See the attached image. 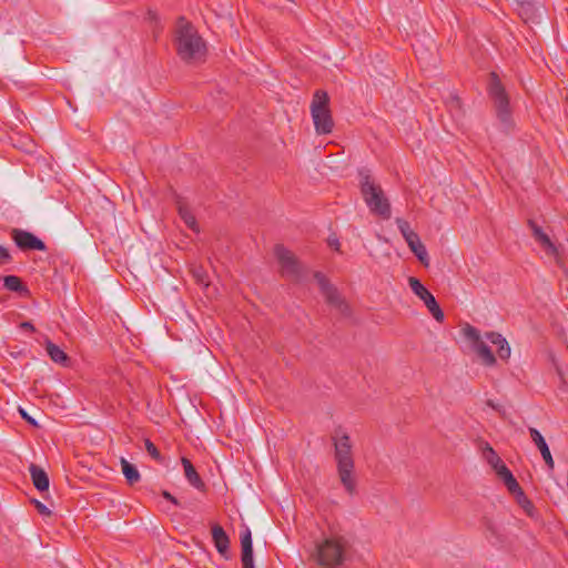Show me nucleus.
<instances>
[{"instance_id": "f257e3e1", "label": "nucleus", "mask_w": 568, "mask_h": 568, "mask_svg": "<svg viewBox=\"0 0 568 568\" xmlns=\"http://www.w3.org/2000/svg\"><path fill=\"white\" fill-rule=\"evenodd\" d=\"M332 440L341 484L347 494L354 495L356 493V480L354 476L355 463L351 437L342 427H337L332 435Z\"/></svg>"}, {"instance_id": "f03ea898", "label": "nucleus", "mask_w": 568, "mask_h": 568, "mask_svg": "<svg viewBox=\"0 0 568 568\" xmlns=\"http://www.w3.org/2000/svg\"><path fill=\"white\" fill-rule=\"evenodd\" d=\"M174 45L178 55L186 63L204 60L207 51L205 41L195 27L183 17L179 18L176 22Z\"/></svg>"}, {"instance_id": "7ed1b4c3", "label": "nucleus", "mask_w": 568, "mask_h": 568, "mask_svg": "<svg viewBox=\"0 0 568 568\" xmlns=\"http://www.w3.org/2000/svg\"><path fill=\"white\" fill-rule=\"evenodd\" d=\"M351 541L333 529L329 535L317 542L313 559L324 568H341L348 558Z\"/></svg>"}, {"instance_id": "20e7f679", "label": "nucleus", "mask_w": 568, "mask_h": 568, "mask_svg": "<svg viewBox=\"0 0 568 568\" xmlns=\"http://www.w3.org/2000/svg\"><path fill=\"white\" fill-rule=\"evenodd\" d=\"M358 175L361 192L371 212L385 220H388L390 217V204L385 197L382 187L374 183V181L371 179L368 170H359Z\"/></svg>"}, {"instance_id": "39448f33", "label": "nucleus", "mask_w": 568, "mask_h": 568, "mask_svg": "<svg viewBox=\"0 0 568 568\" xmlns=\"http://www.w3.org/2000/svg\"><path fill=\"white\" fill-rule=\"evenodd\" d=\"M488 93L494 102L497 120L500 129L508 133L514 128L513 113L509 105V98L495 72L490 73Z\"/></svg>"}, {"instance_id": "423d86ee", "label": "nucleus", "mask_w": 568, "mask_h": 568, "mask_svg": "<svg viewBox=\"0 0 568 568\" xmlns=\"http://www.w3.org/2000/svg\"><path fill=\"white\" fill-rule=\"evenodd\" d=\"M311 114L315 131L318 134H328L334 128V121L329 110V98L323 90L315 91L311 102Z\"/></svg>"}, {"instance_id": "0eeeda50", "label": "nucleus", "mask_w": 568, "mask_h": 568, "mask_svg": "<svg viewBox=\"0 0 568 568\" xmlns=\"http://www.w3.org/2000/svg\"><path fill=\"white\" fill-rule=\"evenodd\" d=\"M462 332L464 337L473 343V348L480 358L481 363L486 366L495 365L496 358L490 347L480 338L479 331L470 324H466L462 328Z\"/></svg>"}, {"instance_id": "6e6552de", "label": "nucleus", "mask_w": 568, "mask_h": 568, "mask_svg": "<svg viewBox=\"0 0 568 568\" xmlns=\"http://www.w3.org/2000/svg\"><path fill=\"white\" fill-rule=\"evenodd\" d=\"M274 254L281 265L282 275L290 280H298L302 274V266L295 255L282 244H277Z\"/></svg>"}, {"instance_id": "1a4fd4ad", "label": "nucleus", "mask_w": 568, "mask_h": 568, "mask_svg": "<svg viewBox=\"0 0 568 568\" xmlns=\"http://www.w3.org/2000/svg\"><path fill=\"white\" fill-rule=\"evenodd\" d=\"M408 285L413 293L418 296L437 322L444 321V312L434 295L416 277H408Z\"/></svg>"}, {"instance_id": "9d476101", "label": "nucleus", "mask_w": 568, "mask_h": 568, "mask_svg": "<svg viewBox=\"0 0 568 568\" xmlns=\"http://www.w3.org/2000/svg\"><path fill=\"white\" fill-rule=\"evenodd\" d=\"M314 278L316 280L327 304L338 310L343 315H348V305L341 297L337 288L328 282L326 276L321 272H316L314 274Z\"/></svg>"}, {"instance_id": "9b49d317", "label": "nucleus", "mask_w": 568, "mask_h": 568, "mask_svg": "<svg viewBox=\"0 0 568 568\" xmlns=\"http://www.w3.org/2000/svg\"><path fill=\"white\" fill-rule=\"evenodd\" d=\"M11 239L16 245L23 251H45L47 246L42 240L37 237L31 232L13 229L11 231Z\"/></svg>"}, {"instance_id": "f8f14e48", "label": "nucleus", "mask_w": 568, "mask_h": 568, "mask_svg": "<svg viewBox=\"0 0 568 568\" xmlns=\"http://www.w3.org/2000/svg\"><path fill=\"white\" fill-rule=\"evenodd\" d=\"M528 226L530 227V230L532 232L534 239L541 246V248L545 251V253L548 256H551L558 261V258H559L558 247L554 244V242L550 240L548 234H546L542 231V229L532 220L528 221Z\"/></svg>"}, {"instance_id": "ddd939ff", "label": "nucleus", "mask_w": 568, "mask_h": 568, "mask_svg": "<svg viewBox=\"0 0 568 568\" xmlns=\"http://www.w3.org/2000/svg\"><path fill=\"white\" fill-rule=\"evenodd\" d=\"M241 538V561L242 568H255L253 561V541L252 534L248 527H244L240 535Z\"/></svg>"}, {"instance_id": "4468645a", "label": "nucleus", "mask_w": 568, "mask_h": 568, "mask_svg": "<svg viewBox=\"0 0 568 568\" xmlns=\"http://www.w3.org/2000/svg\"><path fill=\"white\" fill-rule=\"evenodd\" d=\"M212 539L217 552L224 557L229 558V548H230V538L223 527L219 524H213L211 528Z\"/></svg>"}, {"instance_id": "2eb2a0df", "label": "nucleus", "mask_w": 568, "mask_h": 568, "mask_svg": "<svg viewBox=\"0 0 568 568\" xmlns=\"http://www.w3.org/2000/svg\"><path fill=\"white\" fill-rule=\"evenodd\" d=\"M529 435L534 444L539 449L542 459L545 460V464L548 466L549 469H554L555 463L544 436L540 434L538 429L534 427H529Z\"/></svg>"}, {"instance_id": "dca6fc26", "label": "nucleus", "mask_w": 568, "mask_h": 568, "mask_svg": "<svg viewBox=\"0 0 568 568\" xmlns=\"http://www.w3.org/2000/svg\"><path fill=\"white\" fill-rule=\"evenodd\" d=\"M485 338L498 347L497 354L500 359L506 361L510 357V346L501 334L497 332H487L485 334Z\"/></svg>"}, {"instance_id": "f3484780", "label": "nucleus", "mask_w": 568, "mask_h": 568, "mask_svg": "<svg viewBox=\"0 0 568 568\" xmlns=\"http://www.w3.org/2000/svg\"><path fill=\"white\" fill-rule=\"evenodd\" d=\"M32 484L39 491L49 489V477L47 473L38 465L31 464L29 466Z\"/></svg>"}, {"instance_id": "a211bd4d", "label": "nucleus", "mask_w": 568, "mask_h": 568, "mask_svg": "<svg viewBox=\"0 0 568 568\" xmlns=\"http://www.w3.org/2000/svg\"><path fill=\"white\" fill-rule=\"evenodd\" d=\"M443 99L445 106L452 114V116L454 119H459L463 115L462 101L459 97L453 91H447L446 95Z\"/></svg>"}, {"instance_id": "6ab92c4d", "label": "nucleus", "mask_w": 568, "mask_h": 568, "mask_svg": "<svg viewBox=\"0 0 568 568\" xmlns=\"http://www.w3.org/2000/svg\"><path fill=\"white\" fill-rule=\"evenodd\" d=\"M182 465L184 468V474L189 483L196 489H203L204 483L201 479L200 475L197 474L196 469L194 468L193 464L185 457L182 458Z\"/></svg>"}, {"instance_id": "aec40b11", "label": "nucleus", "mask_w": 568, "mask_h": 568, "mask_svg": "<svg viewBox=\"0 0 568 568\" xmlns=\"http://www.w3.org/2000/svg\"><path fill=\"white\" fill-rule=\"evenodd\" d=\"M45 351L51 358L57 364L67 365L69 362V356L65 354L63 349H61L58 345L52 343L50 339L45 341Z\"/></svg>"}, {"instance_id": "412c9836", "label": "nucleus", "mask_w": 568, "mask_h": 568, "mask_svg": "<svg viewBox=\"0 0 568 568\" xmlns=\"http://www.w3.org/2000/svg\"><path fill=\"white\" fill-rule=\"evenodd\" d=\"M410 251L415 254V256L418 258V261L424 264L428 265L429 258L428 253L425 247V245L422 243L418 234L415 236V239H412L410 241L406 242Z\"/></svg>"}, {"instance_id": "4be33fe9", "label": "nucleus", "mask_w": 568, "mask_h": 568, "mask_svg": "<svg viewBox=\"0 0 568 568\" xmlns=\"http://www.w3.org/2000/svg\"><path fill=\"white\" fill-rule=\"evenodd\" d=\"M3 285L7 290L11 292H17L20 294H27L29 292L27 286L22 283L21 278L16 275L4 276Z\"/></svg>"}, {"instance_id": "5701e85b", "label": "nucleus", "mask_w": 568, "mask_h": 568, "mask_svg": "<svg viewBox=\"0 0 568 568\" xmlns=\"http://www.w3.org/2000/svg\"><path fill=\"white\" fill-rule=\"evenodd\" d=\"M122 473L130 485L140 480V473L134 465L129 463L125 458H121Z\"/></svg>"}, {"instance_id": "b1692460", "label": "nucleus", "mask_w": 568, "mask_h": 568, "mask_svg": "<svg viewBox=\"0 0 568 568\" xmlns=\"http://www.w3.org/2000/svg\"><path fill=\"white\" fill-rule=\"evenodd\" d=\"M179 214L187 227H190L191 230H193L195 232H199L195 216L193 215V213L191 212V210L187 206L180 204L179 205Z\"/></svg>"}, {"instance_id": "393cba45", "label": "nucleus", "mask_w": 568, "mask_h": 568, "mask_svg": "<svg viewBox=\"0 0 568 568\" xmlns=\"http://www.w3.org/2000/svg\"><path fill=\"white\" fill-rule=\"evenodd\" d=\"M396 224L406 242L410 241L412 239H415V236L417 235V233L410 229V225L406 220L398 217L396 219Z\"/></svg>"}, {"instance_id": "a878e982", "label": "nucleus", "mask_w": 568, "mask_h": 568, "mask_svg": "<svg viewBox=\"0 0 568 568\" xmlns=\"http://www.w3.org/2000/svg\"><path fill=\"white\" fill-rule=\"evenodd\" d=\"M504 483L507 487V489L514 494L516 497H518V495H523V489L521 487L519 486L518 481L516 480V478L514 477V475H509L506 479H504Z\"/></svg>"}, {"instance_id": "bb28decb", "label": "nucleus", "mask_w": 568, "mask_h": 568, "mask_svg": "<svg viewBox=\"0 0 568 568\" xmlns=\"http://www.w3.org/2000/svg\"><path fill=\"white\" fill-rule=\"evenodd\" d=\"M484 457L491 467L496 466L501 460L497 453L488 444L484 449Z\"/></svg>"}, {"instance_id": "cd10ccee", "label": "nucleus", "mask_w": 568, "mask_h": 568, "mask_svg": "<svg viewBox=\"0 0 568 568\" xmlns=\"http://www.w3.org/2000/svg\"><path fill=\"white\" fill-rule=\"evenodd\" d=\"M144 446H145L148 454L153 459H155L156 462H162V455H161L160 450L156 448V446L150 439L146 438L144 440Z\"/></svg>"}, {"instance_id": "c85d7f7f", "label": "nucleus", "mask_w": 568, "mask_h": 568, "mask_svg": "<svg viewBox=\"0 0 568 568\" xmlns=\"http://www.w3.org/2000/svg\"><path fill=\"white\" fill-rule=\"evenodd\" d=\"M516 498H517L518 504L523 507V509L529 516H531L535 507H534L532 503L527 498L525 493L523 491V495H518V497H516Z\"/></svg>"}, {"instance_id": "c756f323", "label": "nucleus", "mask_w": 568, "mask_h": 568, "mask_svg": "<svg viewBox=\"0 0 568 568\" xmlns=\"http://www.w3.org/2000/svg\"><path fill=\"white\" fill-rule=\"evenodd\" d=\"M493 468L503 480L506 479L509 475H511V471L508 469V467L505 465L503 460H500Z\"/></svg>"}, {"instance_id": "7c9ffc66", "label": "nucleus", "mask_w": 568, "mask_h": 568, "mask_svg": "<svg viewBox=\"0 0 568 568\" xmlns=\"http://www.w3.org/2000/svg\"><path fill=\"white\" fill-rule=\"evenodd\" d=\"M33 504L38 510V513L42 516H50L51 515V510L41 501L34 499L33 500Z\"/></svg>"}, {"instance_id": "2f4dec72", "label": "nucleus", "mask_w": 568, "mask_h": 568, "mask_svg": "<svg viewBox=\"0 0 568 568\" xmlns=\"http://www.w3.org/2000/svg\"><path fill=\"white\" fill-rule=\"evenodd\" d=\"M9 262H11L10 252L4 246L0 245V264H7Z\"/></svg>"}, {"instance_id": "473e14b6", "label": "nucleus", "mask_w": 568, "mask_h": 568, "mask_svg": "<svg viewBox=\"0 0 568 568\" xmlns=\"http://www.w3.org/2000/svg\"><path fill=\"white\" fill-rule=\"evenodd\" d=\"M162 496H163L166 500H169V501H171L172 504H174L175 506H180L179 500H178L173 495H171L169 491L164 490V491L162 493Z\"/></svg>"}, {"instance_id": "72a5a7b5", "label": "nucleus", "mask_w": 568, "mask_h": 568, "mask_svg": "<svg viewBox=\"0 0 568 568\" xmlns=\"http://www.w3.org/2000/svg\"><path fill=\"white\" fill-rule=\"evenodd\" d=\"M20 328L23 331L34 332L36 328L31 322H22L20 324Z\"/></svg>"}, {"instance_id": "f704fd0d", "label": "nucleus", "mask_w": 568, "mask_h": 568, "mask_svg": "<svg viewBox=\"0 0 568 568\" xmlns=\"http://www.w3.org/2000/svg\"><path fill=\"white\" fill-rule=\"evenodd\" d=\"M194 275L196 276L199 283L201 284H204L205 283V278H204V273L202 270H197L194 272Z\"/></svg>"}, {"instance_id": "c9c22d12", "label": "nucleus", "mask_w": 568, "mask_h": 568, "mask_svg": "<svg viewBox=\"0 0 568 568\" xmlns=\"http://www.w3.org/2000/svg\"><path fill=\"white\" fill-rule=\"evenodd\" d=\"M552 362H554V365H555L556 373L558 374L559 378L564 383L565 381H564V373H562L561 367L555 362V359H552Z\"/></svg>"}, {"instance_id": "e433bc0d", "label": "nucleus", "mask_w": 568, "mask_h": 568, "mask_svg": "<svg viewBox=\"0 0 568 568\" xmlns=\"http://www.w3.org/2000/svg\"><path fill=\"white\" fill-rule=\"evenodd\" d=\"M328 244L331 247H333L334 250L338 251L339 250V242L337 239H329L328 240Z\"/></svg>"}, {"instance_id": "4c0bfd02", "label": "nucleus", "mask_w": 568, "mask_h": 568, "mask_svg": "<svg viewBox=\"0 0 568 568\" xmlns=\"http://www.w3.org/2000/svg\"><path fill=\"white\" fill-rule=\"evenodd\" d=\"M20 412H21L22 417H23L27 422H29V423H30V424H32V425H36V424H37V423H36V420H34L33 418H31L29 415H27V413H26L24 410L20 409Z\"/></svg>"}, {"instance_id": "58836bf2", "label": "nucleus", "mask_w": 568, "mask_h": 568, "mask_svg": "<svg viewBox=\"0 0 568 568\" xmlns=\"http://www.w3.org/2000/svg\"><path fill=\"white\" fill-rule=\"evenodd\" d=\"M148 16H149V19H150L151 21H156V20H158V16H156V13H155V12H153V11H149Z\"/></svg>"}]
</instances>
